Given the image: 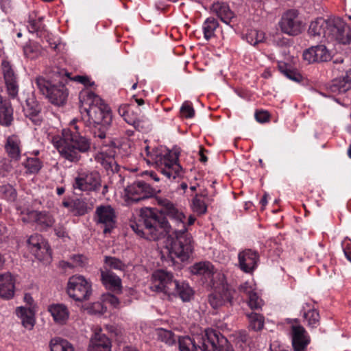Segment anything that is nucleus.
Listing matches in <instances>:
<instances>
[{"instance_id":"nucleus-1","label":"nucleus","mask_w":351,"mask_h":351,"mask_svg":"<svg viewBox=\"0 0 351 351\" xmlns=\"http://www.w3.org/2000/svg\"><path fill=\"white\" fill-rule=\"evenodd\" d=\"M160 215L152 208H143L137 221L130 228L139 237L150 241L166 237L165 246L172 258L189 259L193 251V238L187 231L185 215L167 199H158Z\"/></svg>"},{"instance_id":"nucleus-2","label":"nucleus","mask_w":351,"mask_h":351,"mask_svg":"<svg viewBox=\"0 0 351 351\" xmlns=\"http://www.w3.org/2000/svg\"><path fill=\"white\" fill-rule=\"evenodd\" d=\"M80 108L88 116V125L93 128V134L101 139L106 138V132L112 121L110 107L93 92L85 89L80 93Z\"/></svg>"},{"instance_id":"nucleus-3","label":"nucleus","mask_w":351,"mask_h":351,"mask_svg":"<svg viewBox=\"0 0 351 351\" xmlns=\"http://www.w3.org/2000/svg\"><path fill=\"white\" fill-rule=\"evenodd\" d=\"M74 128L75 131L63 129L62 137H53L52 143L62 158L76 163L80 160L81 154L88 153L90 150L91 141L78 132L77 125H75Z\"/></svg>"},{"instance_id":"nucleus-4","label":"nucleus","mask_w":351,"mask_h":351,"mask_svg":"<svg viewBox=\"0 0 351 351\" xmlns=\"http://www.w3.org/2000/svg\"><path fill=\"white\" fill-rule=\"evenodd\" d=\"M65 77H69V72L56 67L52 71L51 80L38 76L35 79V86L49 102L56 106H62L66 103L69 96V90L65 86L67 83Z\"/></svg>"},{"instance_id":"nucleus-5","label":"nucleus","mask_w":351,"mask_h":351,"mask_svg":"<svg viewBox=\"0 0 351 351\" xmlns=\"http://www.w3.org/2000/svg\"><path fill=\"white\" fill-rule=\"evenodd\" d=\"M151 289L157 292L163 293L169 300L172 297L179 296L182 301L188 302L193 295L189 284L174 279L172 273L164 269L154 271L152 276Z\"/></svg>"},{"instance_id":"nucleus-6","label":"nucleus","mask_w":351,"mask_h":351,"mask_svg":"<svg viewBox=\"0 0 351 351\" xmlns=\"http://www.w3.org/2000/svg\"><path fill=\"white\" fill-rule=\"evenodd\" d=\"M326 38L337 40L343 45L351 43V29L339 17H331L327 19Z\"/></svg>"},{"instance_id":"nucleus-7","label":"nucleus","mask_w":351,"mask_h":351,"mask_svg":"<svg viewBox=\"0 0 351 351\" xmlns=\"http://www.w3.org/2000/svg\"><path fill=\"white\" fill-rule=\"evenodd\" d=\"M217 276L221 281V287H217V289L208 295L209 304L215 309L227 304L232 306L234 295L237 294L236 291L231 289L226 282L223 274H218Z\"/></svg>"},{"instance_id":"nucleus-8","label":"nucleus","mask_w":351,"mask_h":351,"mask_svg":"<svg viewBox=\"0 0 351 351\" xmlns=\"http://www.w3.org/2000/svg\"><path fill=\"white\" fill-rule=\"evenodd\" d=\"M179 155L177 152H169L163 156L156 157L155 161L158 170L167 178L176 179L180 176L182 167L178 163Z\"/></svg>"},{"instance_id":"nucleus-9","label":"nucleus","mask_w":351,"mask_h":351,"mask_svg":"<svg viewBox=\"0 0 351 351\" xmlns=\"http://www.w3.org/2000/svg\"><path fill=\"white\" fill-rule=\"evenodd\" d=\"M66 291L70 298L77 302L88 300L92 294L90 284L82 276H71Z\"/></svg>"},{"instance_id":"nucleus-10","label":"nucleus","mask_w":351,"mask_h":351,"mask_svg":"<svg viewBox=\"0 0 351 351\" xmlns=\"http://www.w3.org/2000/svg\"><path fill=\"white\" fill-rule=\"evenodd\" d=\"M279 25L283 33L292 36L300 34L304 29V24L296 10H289L285 12L280 19Z\"/></svg>"},{"instance_id":"nucleus-11","label":"nucleus","mask_w":351,"mask_h":351,"mask_svg":"<svg viewBox=\"0 0 351 351\" xmlns=\"http://www.w3.org/2000/svg\"><path fill=\"white\" fill-rule=\"evenodd\" d=\"M75 190L96 191L101 187V177L97 171H81L73 183Z\"/></svg>"},{"instance_id":"nucleus-12","label":"nucleus","mask_w":351,"mask_h":351,"mask_svg":"<svg viewBox=\"0 0 351 351\" xmlns=\"http://www.w3.org/2000/svg\"><path fill=\"white\" fill-rule=\"evenodd\" d=\"M1 71L9 97L12 99L17 97L19 90V79L13 65L7 59L2 60Z\"/></svg>"},{"instance_id":"nucleus-13","label":"nucleus","mask_w":351,"mask_h":351,"mask_svg":"<svg viewBox=\"0 0 351 351\" xmlns=\"http://www.w3.org/2000/svg\"><path fill=\"white\" fill-rule=\"evenodd\" d=\"M116 217L115 211L110 205H101L96 208L95 220L105 234L110 233L116 227Z\"/></svg>"},{"instance_id":"nucleus-14","label":"nucleus","mask_w":351,"mask_h":351,"mask_svg":"<svg viewBox=\"0 0 351 351\" xmlns=\"http://www.w3.org/2000/svg\"><path fill=\"white\" fill-rule=\"evenodd\" d=\"M125 192L132 202L137 203L153 197L156 191L149 184L143 181H136L128 186Z\"/></svg>"},{"instance_id":"nucleus-15","label":"nucleus","mask_w":351,"mask_h":351,"mask_svg":"<svg viewBox=\"0 0 351 351\" xmlns=\"http://www.w3.org/2000/svg\"><path fill=\"white\" fill-rule=\"evenodd\" d=\"M291 335L294 351H304L310 343V338L305 328L298 323V319L291 320Z\"/></svg>"},{"instance_id":"nucleus-16","label":"nucleus","mask_w":351,"mask_h":351,"mask_svg":"<svg viewBox=\"0 0 351 351\" xmlns=\"http://www.w3.org/2000/svg\"><path fill=\"white\" fill-rule=\"evenodd\" d=\"M220 332L213 329L205 330V333L197 335V347L202 351H217Z\"/></svg>"},{"instance_id":"nucleus-17","label":"nucleus","mask_w":351,"mask_h":351,"mask_svg":"<svg viewBox=\"0 0 351 351\" xmlns=\"http://www.w3.org/2000/svg\"><path fill=\"white\" fill-rule=\"evenodd\" d=\"M304 60L308 63L327 62L331 59L330 53L323 45L311 47L303 53Z\"/></svg>"},{"instance_id":"nucleus-18","label":"nucleus","mask_w":351,"mask_h":351,"mask_svg":"<svg viewBox=\"0 0 351 351\" xmlns=\"http://www.w3.org/2000/svg\"><path fill=\"white\" fill-rule=\"evenodd\" d=\"M31 252L38 259L50 256L51 250L49 245L44 241L43 238L38 234L30 236L27 240Z\"/></svg>"},{"instance_id":"nucleus-19","label":"nucleus","mask_w":351,"mask_h":351,"mask_svg":"<svg viewBox=\"0 0 351 351\" xmlns=\"http://www.w3.org/2000/svg\"><path fill=\"white\" fill-rule=\"evenodd\" d=\"M238 258L240 269L245 273H250L256 267L259 256L257 252L246 249L239 254Z\"/></svg>"},{"instance_id":"nucleus-20","label":"nucleus","mask_w":351,"mask_h":351,"mask_svg":"<svg viewBox=\"0 0 351 351\" xmlns=\"http://www.w3.org/2000/svg\"><path fill=\"white\" fill-rule=\"evenodd\" d=\"M14 295V282L10 273L0 274V298L10 300Z\"/></svg>"},{"instance_id":"nucleus-21","label":"nucleus","mask_w":351,"mask_h":351,"mask_svg":"<svg viewBox=\"0 0 351 351\" xmlns=\"http://www.w3.org/2000/svg\"><path fill=\"white\" fill-rule=\"evenodd\" d=\"M23 112L27 117H29L36 125H39L41 122L40 114L41 106L40 104L34 98L29 97L25 101V106H23Z\"/></svg>"},{"instance_id":"nucleus-22","label":"nucleus","mask_w":351,"mask_h":351,"mask_svg":"<svg viewBox=\"0 0 351 351\" xmlns=\"http://www.w3.org/2000/svg\"><path fill=\"white\" fill-rule=\"evenodd\" d=\"M48 311L54 322L59 325L65 324L70 315L68 308L63 304H52L48 306Z\"/></svg>"},{"instance_id":"nucleus-23","label":"nucleus","mask_w":351,"mask_h":351,"mask_svg":"<svg viewBox=\"0 0 351 351\" xmlns=\"http://www.w3.org/2000/svg\"><path fill=\"white\" fill-rule=\"evenodd\" d=\"M212 10L222 22L231 27L233 26L231 23H234L235 15L227 3L223 2L215 3L213 5Z\"/></svg>"},{"instance_id":"nucleus-24","label":"nucleus","mask_w":351,"mask_h":351,"mask_svg":"<svg viewBox=\"0 0 351 351\" xmlns=\"http://www.w3.org/2000/svg\"><path fill=\"white\" fill-rule=\"evenodd\" d=\"M328 88L331 93L336 94L345 93L351 89V69L346 71L343 77L333 80Z\"/></svg>"},{"instance_id":"nucleus-25","label":"nucleus","mask_w":351,"mask_h":351,"mask_svg":"<svg viewBox=\"0 0 351 351\" xmlns=\"http://www.w3.org/2000/svg\"><path fill=\"white\" fill-rule=\"evenodd\" d=\"M88 351H111V342L101 331L90 339Z\"/></svg>"},{"instance_id":"nucleus-26","label":"nucleus","mask_w":351,"mask_h":351,"mask_svg":"<svg viewBox=\"0 0 351 351\" xmlns=\"http://www.w3.org/2000/svg\"><path fill=\"white\" fill-rule=\"evenodd\" d=\"M14 121L13 108L9 99L0 95V124L9 127Z\"/></svg>"},{"instance_id":"nucleus-27","label":"nucleus","mask_w":351,"mask_h":351,"mask_svg":"<svg viewBox=\"0 0 351 351\" xmlns=\"http://www.w3.org/2000/svg\"><path fill=\"white\" fill-rule=\"evenodd\" d=\"M101 279L106 289L117 293L121 291V280L117 275L109 271H102Z\"/></svg>"},{"instance_id":"nucleus-28","label":"nucleus","mask_w":351,"mask_h":351,"mask_svg":"<svg viewBox=\"0 0 351 351\" xmlns=\"http://www.w3.org/2000/svg\"><path fill=\"white\" fill-rule=\"evenodd\" d=\"M5 150L8 156L14 161L21 158V141L16 136H8L5 144Z\"/></svg>"},{"instance_id":"nucleus-29","label":"nucleus","mask_w":351,"mask_h":351,"mask_svg":"<svg viewBox=\"0 0 351 351\" xmlns=\"http://www.w3.org/2000/svg\"><path fill=\"white\" fill-rule=\"evenodd\" d=\"M16 313L21 319L22 325L28 330H32L35 324L33 310L30 307L20 306L16 309Z\"/></svg>"},{"instance_id":"nucleus-30","label":"nucleus","mask_w":351,"mask_h":351,"mask_svg":"<svg viewBox=\"0 0 351 351\" xmlns=\"http://www.w3.org/2000/svg\"><path fill=\"white\" fill-rule=\"evenodd\" d=\"M213 269L214 267L210 262H199L190 267L191 274L203 276L205 278H210L214 274Z\"/></svg>"},{"instance_id":"nucleus-31","label":"nucleus","mask_w":351,"mask_h":351,"mask_svg":"<svg viewBox=\"0 0 351 351\" xmlns=\"http://www.w3.org/2000/svg\"><path fill=\"white\" fill-rule=\"evenodd\" d=\"M327 19L322 18L317 19L316 21L311 23L308 32L311 36H321L326 38Z\"/></svg>"},{"instance_id":"nucleus-32","label":"nucleus","mask_w":351,"mask_h":351,"mask_svg":"<svg viewBox=\"0 0 351 351\" xmlns=\"http://www.w3.org/2000/svg\"><path fill=\"white\" fill-rule=\"evenodd\" d=\"M235 344L240 351H250L252 338L245 330L238 332L235 335Z\"/></svg>"},{"instance_id":"nucleus-33","label":"nucleus","mask_w":351,"mask_h":351,"mask_svg":"<svg viewBox=\"0 0 351 351\" xmlns=\"http://www.w3.org/2000/svg\"><path fill=\"white\" fill-rule=\"evenodd\" d=\"M35 222L41 229H45L51 227L54 223L53 217L46 212H35L33 214Z\"/></svg>"},{"instance_id":"nucleus-34","label":"nucleus","mask_w":351,"mask_h":351,"mask_svg":"<svg viewBox=\"0 0 351 351\" xmlns=\"http://www.w3.org/2000/svg\"><path fill=\"white\" fill-rule=\"evenodd\" d=\"M219 27V23L214 17L207 18L203 23L202 29L204 38L208 40L215 36V32Z\"/></svg>"},{"instance_id":"nucleus-35","label":"nucleus","mask_w":351,"mask_h":351,"mask_svg":"<svg viewBox=\"0 0 351 351\" xmlns=\"http://www.w3.org/2000/svg\"><path fill=\"white\" fill-rule=\"evenodd\" d=\"M180 351H197L199 348L197 343V335L192 337L185 336L179 339Z\"/></svg>"},{"instance_id":"nucleus-36","label":"nucleus","mask_w":351,"mask_h":351,"mask_svg":"<svg viewBox=\"0 0 351 351\" xmlns=\"http://www.w3.org/2000/svg\"><path fill=\"white\" fill-rule=\"evenodd\" d=\"M43 51V47L37 43H29L23 48L25 56L29 59L38 58L42 55Z\"/></svg>"},{"instance_id":"nucleus-37","label":"nucleus","mask_w":351,"mask_h":351,"mask_svg":"<svg viewBox=\"0 0 351 351\" xmlns=\"http://www.w3.org/2000/svg\"><path fill=\"white\" fill-rule=\"evenodd\" d=\"M51 351H74L71 343L65 339L56 338L51 340Z\"/></svg>"},{"instance_id":"nucleus-38","label":"nucleus","mask_w":351,"mask_h":351,"mask_svg":"<svg viewBox=\"0 0 351 351\" xmlns=\"http://www.w3.org/2000/svg\"><path fill=\"white\" fill-rule=\"evenodd\" d=\"M249 328L254 331H259L264 326V317L256 313H251L248 315Z\"/></svg>"},{"instance_id":"nucleus-39","label":"nucleus","mask_w":351,"mask_h":351,"mask_svg":"<svg viewBox=\"0 0 351 351\" xmlns=\"http://www.w3.org/2000/svg\"><path fill=\"white\" fill-rule=\"evenodd\" d=\"M90 208H88L87 202L83 199H76L72 202L71 211L75 216H82L88 212Z\"/></svg>"},{"instance_id":"nucleus-40","label":"nucleus","mask_w":351,"mask_h":351,"mask_svg":"<svg viewBox=\"0 0 351 351\" xmlns=\"http://www.w3.org/2000/svg\"><path fill=\"white\" fill-rule=\"evenodd\" d=\"M36 14L35 12H33L29 14L27 28L29 32L34 33L42 31L44 28V24L43 23V17H39L38 19H36Z\"/></svg>"},{"instance_id":"nucleus-41","label":"nucleus","mask_w":351,"mask_h":351,"mask_svg":"<svg viewBox=\"0 0 351 351\" xmlns=\"http://www.w3.org/2000/svg\"><path fill=\"white\" fill-rule=\"evenodd\" d=\"M24 166L30 173H36L40 170L42 162L37 158H28Z\"/></svg>"},{"instance_id":"nucleus-42","label":"nucleus","mask_w":351,"mask_h":351,"mask_svg":"<svg viewBox=\"0 0 351 351\" xmlns=\"http://www.w3.org/2000/svg\"><path fill=\"white\" fill-rule=\"evenodd\" d=\"M264 39V33L256 29H252L246 34V40L252 45L262 42Z\"/></svg>"},{"instance_id":"nucleus-43","label":"nucleus","mask_w":351,"mask_h":351,"mask_svg":"<svg viewBox=\"0 0 351 351\" xmlns=\"http://www.w3.org/2000/svg\"><path fill=\"white\" fill-rule=\"evenodd\" d=\"M303 317L308 322V325L311 327H315L319 320V314L315 309H309L307 312H304Z\"/></svg>"},{"instance_id":"nucleus-44","label":"nucleus","mask_w":351,"mask_h":351,"mask_svg":"<svg viewBox=\"0 0 351 351\" xmlns=\"http://www.w3.org/2000/svg\"><path fill=\"white\" fill-rule=\"evenodd\" d=\"M279 69L287 77L294 82H299L302 79V76L297 71L287 69L286 64L280 65Z\"/></svg>"},{"instance_id":"nucleus-45","label":"nucleus","mask_w":351,"mask_h":351,"mask_svg":"<svg viewBox=\"0 0 351 351\" xmlns=\"http://www.w3.org/2000/svg\"><path fill=\"white\" fill-rule=\"evenodd\" d=\"M198 196L199 195L197 194L195 197L193 199V210L197 214L202 215L206 213L207 210V206L205 202L203 200L200 199L198 197Z\"/></svg>"},{"instance_id":"nucleus-46","label":"nucleus","mask_w":351,"mask_h":351,"mask_svg":"<svg viewBox=\"0 0 351 351\" xmlns=\"http://www.w3.org/2000/svg\"><path fill=\"white\" fill-rule=\"evenodd\" d=\"M217 351H234L232 345L221 332L219 343H217Z\"/></svg>"},{"instance_id":"nucleus-47","label":"nucleus","mask_w":351,"mask_h":351,"mask_svg":"<svg viewBox=\"0 0 351 351\" xmlns=\"http://www.w3.org/2000/svg\"><path fill=\"white\" fill-rule=\"evenodd\" d=\"M105 263L112 269L123 270L125 264L115 257L106 256Z\"/></svg>"},{"instance_id":"nucleus-48","label":"nucleus","mask_w":351,"mask_h":351,"mask_svg":"<svg viewBox=\"0 0 351 351\" xmlns=\"http://www.w3.org/2000/svg\"><path fill=\"white\" fill-rule=\"evenodd\" d=\"M180 114L186 119L193 118L195 115V110L189 101H185L180 108Z\"/></svg>"},{"instance_id":"nucleus-49","label":"nucleus","mask_w":351,"mask_h":351,"mask_svg":"<svg viewBox=\"0 0 351 351\" xmlns=\"http://www.w3.org/2000/svg\"><path fill=\"white\" fill-rule=\"evenodd\" d=\"M249 306L252 309H259L262 307L263 302L256 293L251 292L249 295Z\"/></svg>"},{"instance_id":"nucleus-50","label":"nucleus","mask_w":351,"mask_h":351,"mask_svg":"<svg viewBox=\"0 0 351 351\" xmlns=\"http://www.w3.org/2000/svg\"><path fill=\"white\" fill-rule=\"evenodd\" d=\"M1 191L10 201H14L16 199V197H17L16 191L10 184H6V185L2 186Z\"/></svg>"},{"instance_id":"nucleus-51","label":"nucleus","mask_w":351,"mask_h":351,"mask_svg":"<svg viewBox=\"0 0 351 351\" xmlns=\"http://www.w3.org/2000/svg\"><path fill=\"white\" fill-rule=\"evenodd\" d=\"M64 79H66V82H68V81H74L80 84H82L86 86H92L95 84L94 82H90L89 77H88L87 76L76 75L74 77H71L70 73L69 77H65Z\"/></svg>"},{"instance_id":"nucleus-52","label":"nucleus","mask_w":351,"mask_h":351,"mask_svg":"<svg viewBox=\"0 0 351 351\" xmlns=\"http://www.w3.org/2000/svg\"><path fill=\"white\" fill-rule=\"evenodd\" d=\"M12 169V160L3 159L0 161V176L3 177L6 176Z\"/></svg>"},{"instance_id":"nucleus-53","label":"nucleus","mask_w":351,"mask_h":351,"mask_svg":"<svg viewBox=\"0 0 351 351\" xmlns=\"http://www.w3.org/2000/svg\"><path fill=\"white\" fill-rule=\"evenodd\" d=\"M158 337L162 341L168 344L174 342V335L170 330L160 329L158 332Z\"/></svg>"},{"instance_id":"nucleus-54","label":"nucleus","mask_w":351,"mask_h":351,"mask_svg":"<svg viewBox=\"0 0 351 351\" xmlns=\"http://www.w3.org/2000/svg\"><path fill=\"white\" fill-rule=\"evenodd\" d=\"M124 120L130 125H132L136 130L143 128L141 121L138 117H132L129 113L124 117Z\"/></svg>"},{"instance_id":"nucleus-55","label":"nucleus","mask_w":351,"mask_h":351,"mask_svg":"<svg viewBox=\"0 0 351 351\" xmlns=\"http://www.w3.org/2000/svg\"><path fill=\"white\" fill-rule=\"evenodd\" d=\"M255 118L258 122L265 123L269 121V114L267 111H256L255 113Z\"/></svg>"},{"instance_id":"nucleus-56","label":"nucleus","mask_w":351,"mask_h":351,"mask_svg":"<svg viewBox=\"0 0 351 351\" xmlns=\"http://www.w3.org/2000/svg\"><path fill=\"white\" fill-rule=\"evenodd\" d=\"M104 300L114 306H117L119 304V299L112 294L108 293L104 295Z\"/></svg>"},{"instance_id":"nucleus-57","label":"nucleus","mask_w":351,"mask_h":351,"mask_svg":"<svg viewBox=\"0 0 351 351\" xmlns=\"http://www.w3.org/2000/svg\"><path fill=\"white\" fill-rule=\"evenodd\" d=\"M55 234L60 238H64L67 237L66 228L62 225H58L54 228Z\"/></svg>"},{"instance_id":"nucleus-58","label":"nucleus","mask_w":351,"mask_h":351,"mask_svg":"<svg viewBox=\"0 0 351 351\" xmlns=\"http://www.w3.org/2000/svg\"><path fill=\"white\" fill-rule=\"evenodd\" d=\"M130 108V104H123L119 106L118 112L121 117L124 118L129 113Z\"/></svg>"},{"instance_id":"nucleus-59","label":"nucleus","mask_w":351,"mask_h":351,"mask_svg":"<svg viewBox=\"0 0 351 351\" xmlns=\"http://www.w3.org/2000/svg\"><path fill=\"white\" fill-rule=\"evenodd\" d=\"M343 252L347 259L351 262V241L345 245L344 241L342 242Z\"/></svg>"},{"instance_id":"nucleus-60","label":"nucleus","mask_w":351,"mask_h":351,"mask_svg":"<svg viewBox=\"0 0 351 351\" xmlns=\"http://www.w3.org/2000/svg\"><path fill=\"white\" fill-rule=\"evenodd\" d=\"M73 259L77 265H82L83 263V256L81 255H75L73 256Z\"/></svg>"},{"instance_id":"nucleus-61","label":"nucleus","mask_w":351,"mask_h":351,"mask_svg":"<svg viewBox=\"0 0 351 351\" xmlns=\"http://www.w3.org/2000/svg\"><path fill=\"white\" fill-rule=\"evenodd\" d=\"M204 149L203 148H201L200 150H199V156H200V161L202 162H207L208 160V158L204 154Z\"/></svg>"},{"instance_id":"nucleus-62","label":"nucleus","mask_w":351,"mask_h":351,"mask_svg":"<svg viewBox=\"0 0 351 351\" xmlns=\"http://www.w3.org/2000/svg\"><path fill=\"white\" fill-rule=\"evenodd\" d=\"M24 300L29 305H31L32 304L33 301H34V300H33V298H32V297L31 296L30 294H25V297H24Z\"/></svg>"},{"instance_id":"nucleus-63","label":"nucleus","mask_w":351,"mask_h":351,"mask_svg":"<svg viewBox=\"0 0 351 351\" xmlns=\"http://www.w3.org/2000/svg\"><path fill=\"white\" fill-rule=\"evenodd\" d=\"M133 98L134 99L135 101L138 104V106H141L145 103L144 99L141 98H136L135 95L133 96Z\"/></svg>"},{"instance_id":"nucleus-64","label":"nucleus","mask_w":351,"mask_h":351,"mask_svg":"<svg viewBox=\"0 0 351 351\" xmlns=\"http://www.w3.org/2000/svg\"><path fill=\"white\" fill-rule=\"evenodd\" d=\"M149 174L150 177L152 178L155 181H159L160 178L158 177L155 172L150 171L149 172Z\"/></svg>"}]
</instances>
